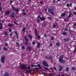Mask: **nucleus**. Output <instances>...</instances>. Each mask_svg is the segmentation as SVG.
<instances>
[{
    "mask_svg": "<svg viewBox=\"0 0 76 76\" xmlns=\"http://www.w3.org/2000/svg\"><path fill=\"white\" fill-rule=\"evenodd\" d=\"M63 55L61 56L59 59V61H60L61 63H65V61L63 60Z\"/></svg>",
    "mask_w": 76,
    "mask_h": 76,
    "instance_id": "1",
    "label": "nucleus"
},
{
    "mask_svg": "<svg viewBox=\"0 0 76 76\" xmlns=\"http://www.w3.org/2000/svg\"><path fill=\"white\" fill-rule=\"evenodd\" d=\"M5 59V56H3L1 57V61L2 63H4V59Z\"/></svg>",
    "mask_w": 76,
    "mask_h": 76,
    "instance_id": "2",
    "label": "nucleus"
},
{
    "mask_svg": "<svg viewBox=\"0 0 76 76\" xmlns=\"http://www.w3.org/2000/svg\"><path fill=\"white\" fill-rule=\"evenodd\" d=\"M43 64L44 66H46V67H49V66L47 64V63L46 61H44L43 62Z\"/></svg>",
    "mask_w": 76,
    "mask_h": 76,
    "instance_id": "3",
    "label": "nucleus"
},
{
    "mask_svg": "<svg viewBox=\"0 0 76 76\" xmlns=\"http://www.w3.org/2000/svg\"><path fill=\"white\" fill-rule=\"evenodd\" d=\"M20 66L22 69H26V66L25 65H21Z\"/></svg>",
    "mask_w": 76,
    "mask_h": 76,
    "instance_id": "4",
    "label": "nucleus"
},
{
    "mask_svg": "<svg viewBox=\"0 0 76 76\" xmlns=\"http://www.w3.org/2000/svg\"><path fill=\"white\" fill-rule=\"evenodd\" d=\"M48 11L51 14H52V15H54V13H53V10H51L50 9H48Z\"/></svg>",
    "mask_w": 76,
    "mask_h": 76,
    "instance_id": "5",
    "label": "nucleus"
},
{
    "mask_svg": "<svg viewBox=\"0 0 76 76\" xmlns=\"http://www.w3.org/2000/svg\"><path fill=\"white\" fill-rule=\"evenodd\" d=\"M38 18H39L41 20H45V18L43 17L42 18H41V17L38 16Z\"/></svg>",
    "mask_w": 76,
    "mask_h": 76,
    "instance_id": "6",
    "label": "nucleus"
},
{
    "mask_svg": "<svg viewBox=\"0 0 76 76\" xmlns=\"http://www.w3.org/2000/svg\"><path fill=\"white\" fill-rule=\"evenodd\" d=\"M4 76H9V74L8 72H6L4 75Z\"/></svg>",
    "mask_w": 76,
    "mask_h": 76,
    "instance_id": "7",
    "label": "nucleus"
},
{
    "mask_svg": "<svg viewBox=\"0 0 76 76\" xmlns=\"http://www.w3.org/2000/svg\"><path fill=\"white\" fill-rule=\"evenodd\" d=\"M61 70H62V67L61 66H60V69H59L58 70L59 72H61Z\"/></svg>",
    "mask_w": 76,
    "mask_h": 76,
    "instance_id": "8",
    "label": "nucleus"
},
{
    "mask_svg": "<svg viewBox=\"0 0 76 76\" xmlns=\"http://www.w3.org/2000/svg\"><path fill=\"white\" fill-rule=\"evenodd\" d=\"M31 72H32L31 70H28L26 71V73H30Z\"/></svg>",
    "mask_w": 76,
    "mask_h": 76,
    "instance_id": "9",
    "label": "nucleus"
},
{
    "mask_svg": "<svg viewBox=\"0 0 76 76\" xmlns=\"http://www.w3.org/2000/svg\"><path fill=\"white\" fill-rule=\"evenodd\" d=\"M5 13L6 15H9V14L10 13V11H7Z\"/></svg>",
    "mask_w": 76,
    "mask_h": 76,
    "instance_id": "10",
    "label": "nucleus"
},
{
    "mask_svg": "<svg viewBox=\"0 0 76 76\" xmlns=\"http://www.w3.org/2000/svg\"><path fill=\"white\" fill-rule=\"evenodd\" d=\"M37 30L36 31V33H35V34H36L37 37V38L38 39H39V38H40V36H38L37 35Z\"/></svg>",
    "mask_w": 76,
    "mask_h": 76,
    "instance_id": "11",
    "label": "nucleus"
},
{
    "mask_svg": "<svg viewBox=\"0 0 76 76\" xmlns=\"http://www.w3.org/2000/svg\"><path fill=\"white\" fill-rule=\"evenodd\" d=\"M28 37H29L30 39H32V37L31 35L30 34H28Z\"/></svg>",
    "mask_w": 76,
    "mask_h": 76,
    "instance_id": "12",
    "label": "nucleus"
},
{
    "mask_svg": "<svg viewBox=\"0 0 76 76\" xmlns=\"http://www.w3.org/2000/svg\"><path fill=\"white\" fill-rule=\"evenodd\" d=\"M40 47V43H38L37 44V48H39Z\"/></svg>",
    "mask_w": 76,
    "mask_h": 76,
    "instance_id": "13",
    "label": "nucleus"
},
{
    "mask_svg": "<svg viewBox=\"0 0 76 76\" xmlns=\"http://www.w3.org/2000/svg\"><path fill=\"white\" fill-rule=\"evenodd\" d=\"M37 67H39V69H41V66H40V64H37Z\"/></svg>",
    "mask_w": 76,
    "mask_h": 76,
    "instance_id": "14",
    "label": "nucleus"
},
{
    "mask_svg": "<svg viewBox=\"0 0 76 76\" xmlns=\"http://www.w3.org/2000/svg\"><path fill=\"white\" fill-rule=\"evenodd\" d=\"M66 12H65V13H63V14H62L61 15V16H66Z\"/></svg>",
    "mask_w": 76,
    "mask_h": 76,
    "instance_id": "15",
    "label": "nucleus"
},
{
    "mask_svg": "<svg viewBox=\"0 0 76 76\" xmlns=\"http://www.w3.org/2000/svg\"><path fill=\"white\" fill-rule=\"evenodd\" d=\"M0 29H2V27L3 26V24L1 23H0Z\"/></svg>",
    "mask_w": 76,
    "mask_h": 76,
    "instance_id": "16",
    "label": "nucleus"
},
{
    "mask_svg": "<svg viewBox=\"0 0 76 76\" xmlns=\"http://www.w3.org/2000/svg\"><path fill=\"white\" fill-rule=\"evenodd\" d=\"M56 46H60V44L59 42H57L56 43Z\"/></svg>",
    "mask_w": 76,
    "mask_h": 76,
    "instance_id": "17",
    "label": "nucleus"
},
{
    "mask_svg": "<svg viewBox=\"0 0 76 76\" xmlns=\"http://www.w3.org/2000/svg\"><path fill=\"white\" fill-rule=\"evenodd\" d=\"M12 17L13 18H15V13H13L12 14Z\"/></svg>",
    "mask_w": 76,
    "mask_h": 76,
    "instance_id": "18",
    "label": "nucleus"
},
{
    "mask_svg": "<svg viewBox=\"0 0 76 76\" xmlns=\"http://www.w3.org/2000/svg\"><path fill=\"white\" fill-rule=\"evenodd\" d=\"M66 71H69V67H66Z\"/></svg>",
    "mask_w": 76,
    "mask_h": 76,
    "instance_id": "19",
    "label": "nucleus"
},
{
    "mask_svg": "<svg viewBox=\"0 0 76 76\" xmlns=\"http://www.w3.org/2000/svg\"><path fill=\"white\" fill-rule=\"evenodd\" d=\"M4 51H7V48H4Z\"/></svg>",
    "mask_w": 76,
    "mask_h": 76,
    "instance_id": "20",
    "label": "nucleus"
},
{
    "mask_svg": "<svg viewBox=\"0 0 76 76\" xmlns=\"http://www.w3.org/2000/svg\"><path fill=\"white\" fill-rule=\"evenodd\" d=\"M12 8L14 9V10H16V12H18V10L14 8V7H12Z\"/></svg>",
    "mask_w": 76,
    "mask_h": 76,
    "instance_id": "21",
    "label": "nucleus"
},
{
    "mask_svg": "<svg viewBox=\"0 0 76 76\" xmlns=\"http://www.w3.org/2000/svg\"><path fill=\"white\" fill-rule=\"evenodd\" d=\"M25 29H26V28H24L22 29V31H23V32H24V31H25Z\"/></svg>",
    "mask_w": 76,
    "mask_h": 76,
    "instance_id": "22",
    "label": "nucleus"
},
{
    "mask_svg": "<svg viewBox=\"0 0 76 76\" xmlns=\"http://www.w3.org/2000/svg\"><path fill=\"white\" fill-rule=\"evenodd\" d=\"M63 35H66L67 34V33L66 32H64L62 33Z\"/></svg>",
    "mask_w": 76,
    "mask_h": 76,
    "instance_id": "23",
    "label": "nucleus"
},
{
    "mask_svg": "<svg viewBox=\"0 0 76 76\" xmlns=\"http://www.w3.org/2000/svg\"><path fill=\"white\" fill-rule=\"evenodd\" d=\"M42 74L44 75H45L47 74V73L45 72H44L42 73Z\"/></svg>",
    "mask_w": 76,
    "mask_h": 76,
    "instance_id": "24",
    "label": "nucleus"
},
{
    "mask_svg": "<svg viewBox=\"0 0 76 76\" xmlns=\"http://www.w3.org/2000/svg\"><path fill=\"white\" fill-rule=\"evenodd\" d=\"M25 44L26 45H28V42H25Z\"/></svg>",
    "mask_w": 76,
    "mask_h": 76,
    "instance_id": "25",
    "label": "nucleus"
},
{
    "mask_svg": "<svg viewBox=\"0 0 76 76\" xmlns=\"http://www.w3.org/2000/svg\"><path fill=\"white\" fill-rule=\"evenodd\" d=\"M64 41H65L66 42H67L69 41V40H68V39H64Z\"/></svg>",
    "mask_w": 76,
    "mask_h": 76,
    "instance_id": "26",
    "label": "nucleus"
},
{
    "mask_svg": "<svg viewBox=\"0 0 76 76\" xmlns=\"http://www.w3.org/2000/svg\"><path fill=\"white\" fill-rule=\"evenodd\" d=\"M8 25L10 26H13V24H9Z\"/></svg>",
    "mask_w": 76,
    "mask_h": 76,
    "instance_id": "27",
    "label": "nucleus"
},
{
    "mask_svg": "<svg viewBox=\"0 0 76 76\" xmlns=\"http://www.w3.org/2000/svg\"><path fill=\"white\" fill-rule=\"evenodd\" d=\"M34 66H35V65H32L31 66V67H34Z\"/></svg>",
    "mask_w": 76,
    "mask_h": 76,
    "instance_id": "28",
    "label": "nucleus"
},
{
    "mask_svg": "<svg viewBox=\"0 0 76 76\" xmlns=\"http://www.w3.org/2000/svg\"><path fill=\"white\" fill-rule=\"evenodd\" d=\"M22 49L23 50H25V47H24V46H22Z\"/></svg>",
    "mask_w": 76,
    "mask_h": 76,
    "instance_id": "29",
    "label": "nucleus"
},
{
    "mask_svg": "<svg viewBox=\"0 0 76 76\" xmlns=\"http://www.w3.org/2000/svg\"><path fill=\"white\" fill-rule=\"evenodd\" d=\"M28 49L29 50H30V49H31V47H30V46L28 47Z\"/></svg>",
    "mask_w": 76,
    "mask_h": 76,
    "instance_id": "30",
    "label": "nucleus"
},
{
    "mask_svg": "<svg viewBox=\"0 0 76 76\" xmlns=\"http://www.w3.org/2000/svg\"><path fill=\"white\" fill-rule=\"evenodd\" d=\"M35 42H32V44L33 45H35Z\"/></svg>",
    "mask_w": 76,
    "mask_h": 76,
    "instance_id": "31",
    "label": "nucleus"
},
{
    "mask_svg": "<svg viewBox=\"0 0 76 76\" xmlns=\"http://www.w3.org/2000/svg\"><path fill=\"white\" fill-rule=\"evenodd\" d=\"M15 34H16V35H18V33H17V32L15 31Z\"/></svg>",
    "mask_w": 76,
    "mask_h": 76,
    "instance_id": "32",
    "label": "nucleus"
},
{
    "mask_svg": "<svg viewBox=\"0 0 76 76\" xmlns=\"http://www.w3.org/2000/svg\"><path fill=\"white\" fill-rule=\"evenodd\" d=\"M37 22H39V19H37Z\"/></svg>",
    "mask_w": 76,
    "mask_h": 76,
    "instance_id": "33",
    "label": "nucleus"
},
{
    "mask_svg": "<svg viewBox=\"0 0 76 76\" xmlns=\"http://www.w3.org/2000/svg\"><path fill=\"white\" fill-rule=\"evenodd\" d=\"M51 39L52 40H53L54 39V37H51Z\"/></svg>",
    "mask_w": 76,
    "mask_h": 76,
    "instance_id": "34",
    "label": "nucleus"
},
{
    "mask_svg": "<svg viewBox=\"0 0 76 76\" xmlns=\"http://www.w3.org/2000/svg\"><path fill=\"white\" fill-rule=\"evenodd\" d=\"M1 7H0V11L1 12H2V11H1Z\"/></svg>",
    "mask_w": 76,
    "mask_h": 76,
    "instance_id": "35",
    "label": "nucleus"
},
{
    "mask_svg": "<svg viewBox=\"0 0 76 76\" xmlns=\"http://www.w3.org/2000/svg\"><path fill=\"white\" fill-rule=\"evenodd\" d=\"M52 45H53V44H52V43H51L50 44V47L52 46Z\"/></svg>",
    "mask_w": 76,
    "mask_h": 76,
    "instance_id": "36",
    "label": "nucleus"
},
{
    "mask_svg": "<svg viewBox=\"0 0 76 76\" xmlns=\"http://www.w3.org/2000/svg\"><path fill=\"white\" fill-rule=\"evenodd\" d=\"M48 19H52V18L50 17H48Z\"/></svg>",
    "mask_w": 76,
    "mask_h": 76,
    "instance_id": "37",
    "label": "nucleus"
},
{
    "mask_svg": "<svg viewBox=\"0 0 76 76\" xmlns=\"http://www.w3.org/2000/svg\"><path fill=\"white\" fill-rule=\"evenodd\" d=\"M27 68L28 69H30V66H28L27 67Z\"/></svg>",
    "mask_w": 76,
    "mask_h": 76,
    "instance_id": "38",
    "label": "nucleus"
},
{
    "mask_svg": "<svg viewBox=\"0 0 76 76\" xmlns=\"http://www.w3.org/2000/svg\"><path fill=\"white\" fill-rule=\"evenodd\" d=\"M73 13L74 15H76V12H74Z\"/></svg>",
    "mask_w": 76,
    "mask_h": 76,
    "instance_id": "39",
    "label": "nucleus"
},
{
    "mask_svg": "<svg viewBox=\"0 0 76 76\" xmlns=\"http://www.w3.org/2000/svg\"><path fill=\"white\" fill-rule=\"evenodd\" d=\"M72 70H75V68H72Z\"/></svg>",
    "mask_w": 76,
    "mask_h": 76,
    "instance_id": "40",
    "label": "nucleus"
},
{
    "mask_svg": "<svg viewBox=\"0 0 76 76\" xmlns=\"http://www.w3.org/2000/svg\"><path fill=\"white\" fill-rule=\"evenodd\" d=\"M67 6L68 7H69V4H67Z\"/></svg>",
    "mask_w": 76,
    "mask_h": 76,
    "instance_id": "41",
    "label": "nucleus"
},
{
    "mask_svg": "<svg viewBox=\"0 0 76 76\" xmlns=\"http://www.w3.org/2000/svg\"><path fill=\"white\" fill-rule=\"evenodd\" d=\"M67 30H68V29L67 28H66L65 29V31H67Z\"/></svg>",
    "mask_w": 76,
    "mask_h": 76,
    "instance_id": "42",
    "label": "nucleus"
},
{
    "mask_svg": "<svg viewBox=\"0 0 76 76\" xmlns=\"http://www.w3.org/2000/svg\"><path fill=\"white\" fill-rule=\"evenodd\" d=\"M53 28H55V27H56V26L55 25H53Z\"/></svg>",
    "mask_w": 76,
    "mask_h": 76,
    "instance_id": "43",
    "label": "nucleus"
},
{
    "mask_svg": "<svg viewBox=\"0 0 76 76\" xmlns=\"http://www.w3.org/2000/svg\"><path fill=\"white\" fill-rule=\"evenodd\" d=\"M4 35H7V33L5 32V33H4Z\"/></svg>",
    "mask_w": 76,
    "mask_h": 76,
    "instance_id": "44",
    "label": "nucleus"
},
{
    "mask_svg": "<svg viewBox=\"0 0 76 76\" xmlns=\"http://www.w3.org/2000/svg\"><path fill=\"white\" fill-rule=\"evenodd\" d=\"M23 15H26V13H23Z\"/></svg>",
    "mask_w": 76,
    "mask_h": 76,
    "instance_id": "45",
    "label": "nucleus"
},
{
    "mask_svg": "<svg viewBox=\"0 0 76 76\" xmlns=\"http://www.w3.org/2000/svg\"><path fill=\"white\" fill-rule=\"evenodd\" d=\"M71 17V15H70L69 16H68V17L69 18H70V17Z\"/></svg>",
    "mask_w": 76,
    "mask_h": 76,
    "instance_id": "46",
    "label": "nucleus"
},
{
    "mask_svg": "<svg viewBox=\"0 0 76 76\" xmlns=\"http://www.w3.org/2000/svg\"><path fill=\"white\" fill-rule=\"evenodd\" d=\"M45 70H48L49 71V70L47 68H45Z\"/></svg>",
    "mask_w": 76,
    "mask_h": 76,
    "instance_id": "47",
    "label": "nucleus"
},
{
    "mask_svg": "<svg viewBox=\"0 0 76 76\" xmlns=\"http://www.w3.org/2000/svg\"><path fill=\"white\" fill-rule=\"evenodd\" d=\"M12 2H13V1H10V3H12Z\"/></svg>",
    "mask_w": 76,
    "mask_h": 76,
    "instance_id": "48",
    "label": "nucleus"
},
{
    "mask_svg": "<svg viewBox=\"0 0 76 76\" xmlns=\"http://www.w3.org/2000/svg\"><path fill=\"white\" fill-rule=\"evenodd\" d=\"M17 38L18 39V35H17Z\"/></svg>",
    "mask_w": 76,
    "mask_h": 76,
    "instance_id": "49",
    "label": "nucleus"
},
{
    "mask_svg": "<svg viewBox=\"0 0 76 76\" xmlns=\"http://www.w3.org/2000/svg\"><path fill=\"white\" fill-rule=\"evenodd\" d=\"M42 3H43V2L42 1H41L40 4H42Z\"/></svg>",
    "mask_w": 76,
    "mask_h": 76,
    "instance_id": "50",
    "label": "nucleus"
},
{
    "mask_svg": "<svg viewBox=\"0 0 76 76\" xmlns=\"http://www.w3.org/2000/svg\"><path fill=\"white\" fill-rule=\"evenodd\" d=\"M5 45L6 46H7V43L5 44Z\"/></svg>",
    "mask_w": 76,
    "mask_h": 76,
    "instance_id": "51",
    "label": "nucleus"
},
{
    "mask_svg": "<svg viewBox=\"0 0 76 76\" xmlns=\"http://www.w3.org/2000/svg\"><path fill=\"white\" fill-rule=\"evenodd\" d=\"M47 37V35H46V34H45L44 35V37Z\"/></svg>",
    "mask_w": 76,
    "mask_h": 76,
    "instance_id": "52",
    "label": "nucleus"
},
{
    "mask_svg": "<svg viewBox=\"0 0 76 76\" xmlns=\"http://www.w3.org/2000/svg\"><path fill=\"white\" fill-rule=\"evenodd\" d=\"M54 69L55 70H56V67H54Z\"/></svg>",
    "mask_w": 76,
    "mask_h": 76,
    "instance_id": "53",
    "label": "nucleus"
},
{
    "mask_svg": "<svg viewBox=\"0 0 76 76\" xmlns=\"http://www.w3.org/2000/svg\"><path fill=\"white\" fill-rule=\"evenodd\" d=\"M10 36H12V34H10Z\"/></svg>",
    "mask_w": 76,
    "mask_h": 76,
    "instance_id": "54",
    "label": "nucleus"
},
{
    "mask_svg": "<svg viewBox=\"0 0 76 76\" xmlns=\"http://www.w3.org/2000/svg\"><path fill=\"white\" fill-rule=\"evenodd\" d=\"M38 68H36V70H38Z\"/></svg>",
    "mask_w": 76,
    "mask_h": 76,
    "instance_id": "55",
    "label": "nucleus"
},
{
    "mask_svg": "<svg viewBox=\"0 0 76 76\" xmlns=\"http://www.w3.org/2000/svg\"><path fill=\"white\" fill-rule=\"evenodd\" d=\"M2 23H4V20L2 21Z\"/></svg>",
    "mask_w": 76,
    "mask_h": 76,
    "instance_id": "56",
    "label": "nucleus"
},
{
    "mask_svg": "<svg viewBox=\"0 0 76 76\" xmlns=\"http://www.w3.org/2000/svg\"><path fill=\"white\" fill-rule=\"evenodd\" d=\"M74 25L75 26H76V23H75Z\"/></svg>",
    "mask_w": 76,
    "mask_h": 76,
    "instance_id": "57",
    "label": "nucleus"
},
{
    "mask_svg": "<svg viewBox=\"0 0 76 76\" xmlns=\"http://www.w3.org/2000/svg\"><path fill=\"white\" fill-rule=\"evenodd\" d=\"M28 1L31 2V0H28Z\"/></svg>",
    "mask_w": 76,
    "mask_h": 76,
    "instance_id": "58",
    "label": "nucleus"
},
{
    "mask_svg": "<svg viewBox=\"0 0 76 76\" xmlns=\"http://www.w3.org/2000/svg\"><path fill=\"white\" fill-rule=\"evenodd\" d=\"M9 31H10V32H11V31H12V30L10 29V30H9Z\"/></svg>",
    "mask_w": 76,
    "mask_h": 76,
    "instance_id": "59",
    "label": "nucleus"
},
{
    "mask_svg": "<svg viewBox=\"0 0 76 76\" xmlns=\"http://www.w3.org/2000/svg\"><path fill=\"white\" fill-rule=\"evenodd\" d=\"M45 12H46V11H47V9H45Z\"/></svg>",
    "mask_w": 76,
    "mask_h": 76,
    "instance_id": "60",
    "label": "nucleus"
},
{
    "mask_svg": "<svg viewBox=\"0 0 76 76\" xmlns=\"http://www.w3.org/2000/svg\"><path fill=\"white\" fill-rule=\"evenodd\" d=\"M72 4H69V6H71L72 5Z\"/></svg>",
    "mask_w": 76,
    "mask_h": 76,
    "instance_id": "61",
    "label": "nucleus"
},
{
    "mask_svg": "<svg viewBox=\"0 0 76 76\" xmlns=\"http://www.w3.org/2000/svg\"><path fill=\"white\" fill-rule=\"evenodd\" d=\"M16 44H19V43H18V42H16Z\"/></svg>",
    "mask_w": 76,
    "mask_h": 76,
    "instance_id": "62",
    "label": "nucleus"
},
{
    "mask_svg": "<svg viewBox=\"0 0 76 76\" xmlns=\"http://www.w3.org/2000/svg\"><path fill=\"white\" fill-rule=\"evenodd\" d=\"M65 21H66V19H64Z\"/></svg>",
    "mask_w": 76,
    "mask_h": 76,
    "instance_id": "63",
    "label": "nucleus"
},
{
    "mask_svg": "<svg viewBox=\"0 0 76 76\" xmlns=\"http://www.w3.org/2000/svg\"><path fill=\"white\" fill-rule=\"evenodd\" d=\"M26 41H28V39H26Z\"/></svg>",
    "mask_w": 76,
    "mask_h": 76,
    "instance_id": "64",
    "label": "nucleus"
}]
</instances>
